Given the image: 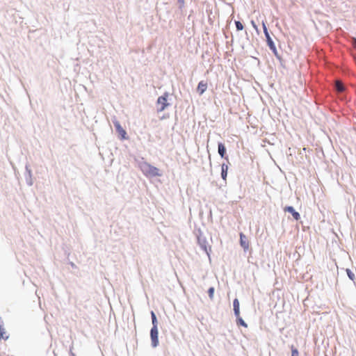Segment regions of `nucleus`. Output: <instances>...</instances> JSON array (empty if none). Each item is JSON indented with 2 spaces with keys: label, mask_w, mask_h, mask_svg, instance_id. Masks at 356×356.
<instances>
[{
  "label": "nucleus",
  "mask_w": 356,
  "mask_h": 356,
  "mask_svg": "<svg viewBox=\"0 0 356 356\" xmlns=\"http://www.w3.org/2000/svg\"><path fill=\"white\" fill-rule=\"evenodd\" d=\"M141 170L146 177L161 176L159 169L147 163H144L141 165Z\"/></svg>",
  "instance_id": "obj_1"
},
{
  "label": "nucleus",
  "mask_w": 356,
  "mask_h": 356,
  "mask_svg": "<svg viewBox=\"0 0 356 356\" xmlns=\"http://www.w3.org/2000/svg\"><path fill=\"white\" fill-rule=\"evenodd\" d=\"M167 97L168 94L165 93L164 95H162L158 98L156 102L158 112H162L168 106Z\"/></svg>",
  "instance_id": "obj_2"
},
{
  "label": "nucleus",
  "mask_w": 356,
  "mask_h": 356,
  "mask_svg": "<svg viewBox=\"0 0 356 356\" xmlns=\"http://www.w3.org/2000/svg\"><path fill=\"white\" fill-rule=\"evenodd\" d=\"M262 27H263L264 33L265 36L266 38V41H267V43H268V45L269 48L273 52L275 53L276 51H277L275 45L273 41L272 40L269 33H268V29H267V26H266V23L264 22H262Z\"/></svg>",
  "instance_id": "obj_3"
},
{
  "label": "nucleus",
  "mask_w": 356,
  "mask_h": 356,
  "mask_svg": "<svg viewBox=\"0 0 356 356\" xmlns=\"http://www.w3.org/2000/svg\"><path fill=\"white\" fill-rule=\"evenodd\" d=\"M159 332L158 327H152L150 330V337L152 341V346L153 347H156L159 345Z\"/></svg>",
  "instance_id": "obj_4"
},
{
  "label": "nucleus",
  "mask_w": 356,
  "mask_h": 356,
  "mask_svg": "<svg viewBox=\"0 0 356 356\" xmlns=\"http://www.w3.org/2000/svg\"><path fill=\"white\" fill-rule=\"evenodd\" d=\"M207 88H208L207 82L205 81H201L199 82V83L197 85V87L196 89L197 92L200 95H202L207 90Z\"/></svg>",
  "instance_id": "obj_5"
},
{
  "label": "nucleus",
  "mask_w": 356,
  "mask_h": 356,
  "mask_svg": "<svg viewBox=\"0 0 356 356\" xmlns=\"http://www.w3.org/2000/svg\"><path fill=\"white\" fill-rule=\"evenodd\" d=\"M240 244L244 250H248L249 248V241L243 233L240 234Z\"/></svg>",
  "instance_id": "obj_6"
},
{
  "label": "nucleus",
  "mask_w": 356,
  "mask_h": 356,
  "mask_svg": "<svg viewBox=\"0 0 356 356\" xmlns=\"http://www.w3.org/2000/svg\"><path fill=\"white\" fill-rule=\"evenodd\" d=\"M284 211L291 213L296 220H299L300 218L299 213L296 211L293 207H286L284 208Z\"/></svg>",
  "instance_id": "obj_7"
},
{
  "label": "nucleus",
  "mask_w": 356,
  "mask_h": 356,
  "mask_svg": "<svg viewBox=\"0 0 356 356\" xmlns=\"http://www.w3.org/2000/svg\"><path fill=\"white\" fill-rule=\"evenodd\" d=\"M115 127L120 135H121L122 138H125V136L127 134L125 130L121 127L120 124L118 122L114 123Z\"/></svg>",
  "instance_id": "obj_8"
},
{
  "label": "nucleus",
  "mask_w": 356,
  "mask_h": 356,
  "mask_svg": "<svg viewBox=\"0 0 356 356\" xmlns=\"http://www.w3.org/2000/svg\"><path fill=\"white\" fill-rule=\"evenodd\" d=\"M233 306H234V314L236 317H238V316H240V309H239V301L238 299L236 298L234 300Z\"/></svg>",
  "instance_id": "obj_9"
},
{
  "label": "nucleus",
  "mask_w": 356,
  "mask_h": 356,
  "mask_svg": "<svg viewBox=\"0 0 356 356\" xmlns=\"http://www.w3.org/2000/svg\"><path fill=\"white\" fill-rule=\"evenodd\" d=\"M227 171H228V165L223 163L221 165V176L222 178L226 181L227 175Z\"/></svg>",
  "instance_id": "obj_10"
},
{
  "label": "nucleus",
  "mask_w": 356,
  "mask_h": 356,
  "mask_svg": "<svg viewBox=\"0 0 356 356\" xmlns=\"http://www.w3.org/2000/svg\"><path fill=\"white\" fill-rule=\"evenodd\" d=\"M335 87H336V90L339 92H342L345 90L343 83L340 81H336Z\"/></svg>",
  "instance_id": "obj_11"
},
{
  "label": "nucleus",
  "mask_w": 356,
  "mask_h": 356,
  "mask_svg": "<svg viewBox=\"0 0 356 356\" xmlns=\"http://www.w3.org/2000/svg\"><path fill=\"white\" fill-rule=\"evenodd\" d=\"M226 152V149L225 145L222 143L218 144V153L222 156L224 157Z\"/></svg>",
  "instance_id": "obj_12"
},
{
  "label": "nucleus",
  "mask_w": 356,
  "mask_h": 356,
  "mask_svg": "<svg viewBox=\"0 0 356 356\" xmlns=\"http://www.w3.org/2000/svg\"><path fill=\"white\" fill-rule=\"evenodd\" d=\"M151 317L152 321V327H158V321L154 312H151Z\"/></svg>",
  "instance_id": "obj_13"
},
{
  "label": "nucleus",
  "mask_w": 356,
  "mask_h": 356,
  "mask_svg": "<svg viewBox=\"0 0 356 356\" xmlns=\"http://www.w3.org/2000/svg\"><path fill=\"white\" fill-rule=\"evenodd\" d=\"M237 318V323L238 324H240L241 325L245 327H248V325L245 323V321L242 319V318L238 316V317H236Z\"/></svg>",
  "instance_id": "obj_14"
},
{
  "label": "nucleus",
  "mask_w": 356,
  "mask_h": 356,
  "mask_svg": "<svg viewBox=\"0 0 356 356\" xmlns=\"http://www.w3.org/2000/svg\"><path fill=\"white\" fill-rule=\"evenodd\" d=\"M291 356H299V352L297 348H296L293 346H291Z\"/></svg>",
  "instance_id": "obj_15"
},
{
  "label": "nucleus",
  "mask_w": 356,
  "mask_h": 356,
  "mask_svg": "<svg viewBox=\"0 0 356 356\" xmlns=\"http://www.w3.org/2000/svg\"><path fill=\"white\" fill-rule=\"evenodd\" d=\"M235 24H236L237 31H242L243 29V25L242 24V23L241 22L236 21Z\"/></svg>",
  "instance_id": "obj_16"
},
{
  "label": "nucleus",
  "mask_w": 356,
  "mask_h": 356,
  "mask_svg": "<svg viewBox=\"0 0 356 356\" xmlns=\"http://www.w3.org/2000/svg\"><path fill=\"white\" fill-rule=\"evenodd\" d=\"M346 273H347V275H348V277L351 280H355V275H354V273L350 269H346Z\"/></svg>",
  "instance_id": "obj_17"
},
{
  "label": "nucleus",
  "mask_w": 356,
  "mask_h": 356,
  "mask_svg": "<svg viewBox=\"0 0 356 356\" xmlns=\"http://www.w3.org/2000/svg\"><path fill=\"white\" fill-rule=\"evenodd\" d=\"M208 293H209V296L210 299L212 300L213 298V296H214V288L210 287L208 290Z\"/></svg>",
  "instance_id": "obj_18"
},
{
  "label": "nucleus",
  "mask_w": 356,
  "mask_h": 356,
  "mask_svg": "<svg viewBox=\"0 0 356 356\" xmlns=\"http://www.w3.org/2000/svg\"><path fill=\"white\" fill-rule=\"evenodd\" d=\"M251 24H252V25L253 28H254L256 31H257V26L256 25V24L254 23V22L253 20H252V21H251Z\"/></svg>",
  "instance_id": "obj_19"
},
{
  "label": "nucleus",
  "mask_w": 356,
  "mask_h": 356,
  "mask_svg": "<svg viewBox=\"0 0 356 356\" xmlns=\"http://www.w3.org/2000/svg\"><path fill=\"white\" fill-rule=\"evenodd\" d=\"M353 45H354V47L356 48V39H354Z\"/></svg>",
  "instance_id": "obj_20"
},
{
  "label": "nucleus",
  "mask_w": 356,
  "mask_h": 356,
  "mask_svg": "<svg viewBox=\"0 0 356 356\" xmlns=\"http://www.w3.org/2000/svg\"><path fill=\"white\" fill-rule=\"evenodd\" d=\"M178 1L183 3L184 2V0H178Z\"/></svg>",
  "instance_id": "obj_21"
}]
</instances>
